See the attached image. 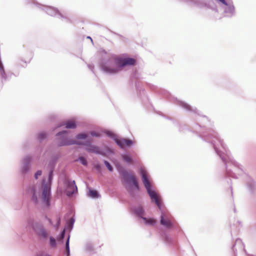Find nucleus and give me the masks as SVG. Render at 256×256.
Instances as JSON below:
<instances>
[{"label": "nucleus", "mask_w": 256, "mask_h": 256, "mask_svg": "<svg viewBox=\"0 0 256 256\" xmlns=\"http://www.w3.org/2000/svg\"><path fill=\"white\" fill-rule=\"evenodd\" d=\"M176 104L186 112L194 114L196 116V122L192 126V131L196 133L204 141L210 144L216 154L220 156L224 164L228 176L237 178L236 174L234 171L241 175L243 172L240 166L235 162L226 146L218 136L217 132L212 128V124L208 118L200 114V112L195 107H192L184 102L176 98Z\"/></svg>", "instance_id": "nucleus-1"}, {"label": "nucleus", "mask_w": 256, "mask_h": 256, "mask_svg": "<svg viewBox=\"0 0 256 256\" xmlns=\"http://www.w3.org/2000/svg\"><path fill=\"white\" fill-rule=\"evenodd\" d=\"M98 54L100 69L103 73L109 76L116 75L124 67L134 66L136 62L133 58L116 56L102 48L100 50Z\"/></svg>", "instance_id": "nucleus-2"}, {"label": "nucleus", "mask_w": 256, "mask_h": 256, "mask_svg": "<svg viewBox=\"0 0 256 256\" xmlns=\"http://www.w3.org/2000/svg\"><path fill=\"white\" fill-rule=\"evenodd\" d=\"M140 174L142 177L144 186L148 194L151 202H154L161 212L160 224L161 225L167 228H176L178 226L173 216L168 211L164 210L162 208L164 206L160 194L153 188L150 183L149 176L146 170L140 168L139 170Z\"/></svg>", "instance_id": "nucleus-3"}, {"label": "nucleus", "mask_w": 256, "mask_h": 256, "mask_svg": "<svg viewBox=\"0 0 256 256\" xmlns=\"http://www.w3.org/2000/svg\"><path fill=\"white\" fill-rule=\"evenodd\" d=\"M188 4L198 8H207L210 10V16L220 20L223 16L232 17L235 14L232 1H187Z\"/></svg>", "instance_id": "nucleus-4"}, {"label": "nucleus", "mask_w": 256, "mask_h": 256, "mask_svg": "<svg viewBox=\"0 0 256 256\" xmlns=\"http://www.w3.org/2000/svg\"><path fill=\"white\" fill-rule=\"evenodd\" d=\"M28 225L32 228L39 240L45 242L49 238V244L50 247L56 248V246L57 242L56 238L52 236H50V232L42 222L30 220L28 222Z\"/></svg>", "instance_id": "nucleus-5"}, {"label": "nucleus", "mask_w": 256, "mask_h": 256, "mask_svg": "<svg viewBox=\"0 0 256 256\" xmlns=\"http://www.w3.org/2000/svg\"><path fill=\"white\" fill-rule=\"evenodd\" d=\"M54 170L49 169L48 181L44 179L42 182L40 189L42 191V203L48 208L50 206V200L52 198V184L54 177Z\"/></svg>", "instance_id": "nucleus-6"}, {"label": "nucleus", "mask_w": 256, "mask_h": 256, "mask_svg": "<svg viewBox=\"0 0 256 256\" xmlns=\"http://www.w3.org/2000/svg\"><path fill=\"white\" fill-rule=\"evenodd\" d=\"M116 168L128 186L132 185L137 191L140 190V188L138 182L135 176H134L125 170L124 168L120 164L116 165Z\"/></svg>", "instance_id": "nucleus-7"}, {"label": "nucleus", "mask_w": 256, "mask_h": 256, "mask_svg": "<svg viewBox=\"0 0 256 256\" xmlns=\"http://www.w3.org/2000/svg\"><path fill=\"white\" fill-rule=\"evenodd\" d=\"M68 134V130H63L56 134V136L57 138V146H58L61 147L75 144L76 143V140L69 138L67 136Z\"/></svg>", "instance_id": "nucleus-8"}, {"label": "nucleus", "mask_w": 256, "mask_h": 256, "mask_svg": "<svg viewBox=\"0 0 256 256\" xmlns=\"http://www.w3.org/2000/svg\"><path fill=\"white\" fill-rule=\"evenodd\" d=\"M64 184L66 186L65 192L68 197H72L78 194V187L75 180H70L68 178H65Z\"/></svg>", "instance_id": "nucleus-9"}, {"label": "nucleus", "mask_w": 256, "mask_h": 256, "mask_svg": "<svg viewBox=\"0 0 256 256\" xmlns=\"http://www.w3.org/2000/svg\"><path fill=\"white\" fill-rule=\"evenodd\" d=\"M32 2H34V4L35 5L37 8L45 10L46 13L50 16H58V13L60 12L58 8L53 6L42 4L38 2L37 1Z\"/></svg>", "instance_id": "nucleus-10"}, {"label": "nucleus", "mask_w": 256, "mask_h": 256, "mask_svg": "<svg viewBox=\"0 0 256 256\" xmlns=\"http://www.w3.org/2000/svg\"><path fill=\"white\" fill-rule=\"evenodd\" d=\"M32 162V157L26 155L22 160L20 173L22 175H26L30 170Z\"/></svg>", "instance_id": "nucleus-11"}, {"label": "nucleus", "mask_w": 256, "mask_h": 256, "mask_svg": "<svg viewBox=\"0 0 256 256\" xmlns=\"http://www.w3.org/2000/svg\"><path fill=\"white\" fill-rule=\"evenodd\" d=\"M62 157L61 152L52 154L48 162V169L54 170L58 160Z\"/></svg>", "instance_id": "nucleus-12"}, {"label": "nucleus", "mask_w": 256, "mask_h": 256, "mask_svg": "<svg viewBox=\"0 0 256 256\" xmlns=\"http://www.w3.org/2000/svg\"><path fill=\"white\" fill-rule=\"evenodd\" d=\"M116 144L123 149L125 147L130 148L134 145V141L126 138H118Z\"/></svg>", "instance_id": "nucleus-13"}, {"label": "nucleus", "mask_w": 256, "mask_h": 256, "mask_svg": "<svg viewBox=\"0 0 256 256\" xmlns=\"http://www.w3.org/2000/svg\"><path fill=\"white\" fill-rule=\"evenodd\" d=\"M161 238L166 244L169 246H176V242L168 234L165 232H163L160 234Z\"/></svg>", "instance_id": "nucleus-14"}, {"label": "nucleus", "mask_w": 256, "mask_h": 256, "mask_svg": "<svg viewBox=\"0 0 256 256\" xmlns=\"http://www.w3.org/2000/svg\"><path fill=\"white\" fill-rule=\"evenodd\" d=\"M132 211L133 214L140 218L142 219L144 217V216L146 213L145 210L142 205L133 206L132 208Z\"/></svg>", "instance_id": "nucleus-15"}, {"label": "nucleus", "mask_w": 256, "mask_h": 256, "mask_svg": "<svg viewBox=\"0 0 256 256\" xmlns=\"http://www.w3.org/2000/svg\"><path fill=\"white\" fill-rule=\"evenodd\" d=\"M86 150L89 152H92L103 156H106V153L104 152L101 150L98 146L94 144L90 148H86Z\"/></svg>", "instance_id": "nucleus-16"}, {"label": "nucleus", "mask_w": 256, "mask_h": 256, "mask_svg": "<svg viewBox=\"0 0 256 256\" xmlns=\"http://www.w3.org/2000/svg\"><path fill=\"white\" fill-rule=\"evenodd\" d=\"M246 188L248 192L252 194L256 189V182L250 176H248L246 180Z\"/></svg>", "instance_id": "nucleus-17"}, {"label": "nucleus", "mask_w": 256, "mask_h": 256, "mask_svg": "<svg viewBox=\"0 0 256 256\" xmlns=\"http://www.w3.org/2000/svg\"><path fill=\"white\" fill-rule=\"evenodd\" d=\"M64 126L68 129H74L76 128V124L74 121L68 120L56 126V128H59Z\"/></svg>", "instance_id": "nucleus-18"}, {"label": "nucleus", "mask_w": 256, "mask_h": 256, "mask_svg": "<svg viewBox=\"0 0 256 256\" xmlns=\"http://www.w3.org/2000/svg\"><path fill=\"white\" fill-rule=\"evenodd\" d=\"M28 192L31 194V200L35 204H37L38 202L37 188L35 186H32L29 188Z\"/></svg>", "instance_id": "nucleus-19"}, {"label": "nucleus", "mask_w": 256, "mask_h": 256, "mask_svg": "<svg viewBox=\"0 0 256 256\" xmlns=\"http://www.w3.org/2000/svg\"><path fill=\"white\" fill-rule=\"evenodd\" d=\"M236 246H237L239 249H243L244 250L246 251L244 244L241 239L237 238L234 244L232 245V248L234 253H235V252L237 250L236 248H235Z\"/></svg>", "instance_id": "nucleus-20"}, {"label": "nucleus", "mask_w": 256, "mask_h": 256, "mask_svg": "<svg viewBox=\"0 0 256 256\" xmlns=\"http://www.w3.org/2000/svg\"><path fill=\"white\" fill-rule=\"evenodd\" d=\"M88 196L92 198H98L100 197V195L96 190L88 188Z\"/></svg>", "instance_id": "nucleus-21"}, {"label": "nucleus", "mask_w": 256, "mask_h": 256, "mask_svg": "<svg viewBox=\"0 0 256 256\" xmlns=\"http://www.w3.org/2000/svg\"><path fill=\"white\" fill-rule=\"evenodd\" d=\"M75 222L74 217H72L68 219L66 222V224L64 228H66V230L71 231L74 227V224Z\"/></svg>", "instance_id": "nucleus-22"}, {"label": "nucleus", "mask_w": 256, "mask_h": 256, "mask_svg": "<svg viewBox=\"0 0 256 256\" xmlns=\"http://www.w3.org/2000/svg\"><path fill=\"white\" fill-rule=\"evenodd\" d=\"M140 83L138 80L135 82V86L139 96L142 98V95L145 96V91L141 88Z\"/></svg>", "instance_id": "nucleus-23"}, {"label": "nucleus", "mask_w": 256, "mask_h": 256, "mask_svg": "<svg viewBox=\"0 0 256 256\" xmlns=\"http://www.w3.org/2000/svg\"><path fill=\"white\" fill-rule=\"evenodd\" d=\"M70 234H68L65 243L64 250V254L65 256H70Z\"/></svg>", "instance_id": "nucleus-24"}, {"label": "nucleus", "mask_w": 256, "mask_h": 256, "mask_svg": "<svg viewBox=\"0 0 256 256\" xmlns=\"http://www.w3.org/2000/svg\"><path fill=\"white\" fill-rule=\"evenodd\" d=\"M48 136V134L45 132H40L36 134V138L40 142H42Z\"/></svg>", "instance_id": "nucleus-25"}, {"label": "nucleus", "mask_w": 256, "mask_h": 256, "mask_svg": "<svg viewBox=\"0 0 256 256\" xmlns=\"http://www.w3.org/2000/svg\"><path fill=\"white\" fill-rule=\"evenodd\" d=\"M103 132L106 134L108 136L112 138L116 143V142L118 141V138L116 135L113 132L110 130H104Z\"/></svg>", "instance_id": "nucleus-26"}, {"label": "nucleus", "mask_w": 256, "mask_h": 256, "mask_svg": "<svg viewBox=\"0 0 256 256\" xmlns=\"http://www.w3.org/2000/svg\"><path fill=\"white\" fill-rule=\"evenodd\" d=\"M142 220H144V224L147 226H154L156 223V220L154 218L144 217Z\"/></svg>", "instance_id": "nucleus-27"}, {"label": "nucleus", "mask_w": 256, "mask_h": 256, "mask_svg": "<svg viewBox=\"0 0 256 256\" xmlns=\"http://www.w3.org/2000/svg\"><path fill=\"white\" fill-rule=\"evenodd\" d=\"M58 17L62 18V20H64V21L66 22L72 23V21L71 18L68 16L66 13L64 12H60L58 13Z\"/></svg>", "instance_id": "nucleus-28"}, {"label": "nucleus", "mask_w": 256, "mask_h": 256, "mask_svg": "<svg viewBox=\"0 0 256 256\" xmlns=\"http://www.w3.org/2000/svg\"><path fill=\"white\" fill-rule=\"evenodd\" d=\"M58 17L62 18V20H64V21L66 22L72 23V21L71 18L68 16L66 13L64 12H60L58 13Z\"/></svg>", "instance_id": "nucleus-29"}, {"label": "nucleus", "mask_w": 256, "mask_h": 256, "mask_svg": "<svg viewBox=\"0 0 256 256\" xmlns=\"http://www.w3.org/2000/svg\"><path fill=\"white\" fill-rule=\"evenodd\" d=\"M76 143L75 144L78 145V146H87V148H90L92 146V144L91 143V141L90 140H86L84 142H82L76 140Z\"/></svg>", "instance_id": "nucleus-30"}, {"label": "nucleus", "mask_w": 256, "mask_h": 256, "mask_svg": "<svg viewBox=\"0 0 256 256\" xmlns=\"http://www.w3.org/2000/svg\"><path fill=\"white\" fill-rule=\"evenodd\" d=\"M85 250L88 252L94 253V250L93 244L90 242H86L85 246Z\"/></svg>", "instance_id": "nucleus-31"}, {"label": "nucleus", "mask_w": 256, "mask_h": 256, "mask_svg": "<svg viewBox=\"0 0 256 256\" xmlns=\"http://www.w3.org/2000/svg\"><path fill=\"white\" fill-rule=\"evenodd\" d=\"M122 158L123 160L128 162V163H132V158L131 156L128 153L124 154L122 156Z\"/></svg>", "instance_id": "nucleus-32"}, {"label": "nucleus", "mask_w": 256, "mask_h": 256, "mask_svg": "<svg viewBox=\"0 0 256 256\" xmlns=\"http://www.w3.org/2000/svg\"><path fill=\"white\" fill-rule=\"evenodd\" d=\"M134 189L136 190L132 185L128 186V188H127V190L129 192L130 196L133 198H135L136 197V194L134 192Z\"/></svg>", "instance_id": "nucleus-33"}, {"label": "nucleus", "mask_w": 256, "mask_h": 256, "mask_svg": "<svg viewBox=\"0 0 256 256\" xmlns=\"http://www.w3.org/2000/svg\"><path fill=\"white\" fill-rule=\"evenodd\" d=\"M88 137V134L86 132H81L76 134V138L78 140H86Z\"/></svg>", "instance_id": "nucleus-34"}, {"label": "nucleus", "mask_w": 256, "mask_h": 256, "mask_svg": "<svg viewBox=\"0 0 256 256\" xmlns=\"http://www.w3.org/2000/svg\"><path fill=\"white\" fill-rule=\"evenodd\" d=\"M160 94L168 99H170L172 96L168 92L164 89L160 90Z\"/></svg>", "instance_id": "nucleus-35"}, {"label": "nucleus", "mask_w": 256, "mask_h": 256, "mask_svg": "<svg viewBox=\"0 0 256 256\" xmlns=\"http://www.w3.org/2000/svg\"><path fill=\"white\" fill-rule=\"evenodd\" d=\"M77 160L79 161L81 164H82V165H84V166H87L88 164V161H87L86 159L84 156H80L78 158V160Z\"/></svg>", "instance_id": "nucleus-36"}, {"label": "nucleus", "mask_w": 256, "mask_h": 256, "mask_svg": "<svg viewBox=\"0 0 256 256\" xmlns=\"http://www.w3.org/2000/svg\"><path fill=\"white\" fill-rule=\"evenodd\" d=\"M104 164L110 172H112L114 170L113 166L110 164L106 160H104Z\"/></svg>", "instance_id": "nucleus-37"}, {"label": "nucleus", "mask_w": 256, "mask_h": 256, "mask_svg": "<svg viewBox=\"0 0 256 256\" xmlns=\"http://www.w3.org/2000/svg\"><path fill=\"white\" fill-rule=\"evenodd\" d=\"M90 134L92 136H94V137H96V138H100L101 136V134L98 132H96V131L90 132Z\"/></svg>", "instance_id": "nucleus-38"}, {"label": "nucleus", "mask_w": 256, "mask_h": 256, "mask_svg": "<svg viewBox=\"0 0 256 256\" xmlns=\"http://www.w3.org/2000/svg\"><path fill=\"white\" fill-rule=\"evenodd\" d=\"M61 224V218L60 216H58L56 218V223L55 226V228L56 229L58 228Z\"/></svg>", "instance_id": "nucleus-39"}, {"label": "nucleus", "mask_w": 256, "mask_h": 256, "mask_svg": "<svg viewBox=\"0 0 256 256\" xmlns=\"http://www.w3.org/2000/svg\"><path fill=\"white\" fill-rule=\"evenodd\" d=\"M66 231V228L63 229V230L60 232V233L59 235L60 238L63 240L64 238Z\"/></svg>", "instance_id": "nucleus-40"}, {"label": "nucleus", "mask_w": 256, "mask_h": 256, "mask_svg": "<svg viewBox=\"0 0 256 256\" xmlns=\"http://www.w3.org/2000/svg\"><path fill=\"white\" fill-rule=\"evenodd\" d=\"M42 174V171L41 170H38L34 174V177L35 179L38 180L39 176Z\"/></svg>", "instance_id": "nucleus-41"}, {"label": "nucleus", "mask_w": 256, "mask_h": 256, "mask_svg": "<svg viewBox=\"0 0 256 256\" xmlns=\"http://www.w3.org/2000/svg\"><path fill=\"white\" fill-rule=\"evenodd\" d=\"M35 256H50L48 253L46 252H40L37 254Z\"/></svg>", "instance_id": "nucleus-42"}, {"label": "nucleus", "mask_w": 256, "mask_h": 256, "mask_svg": "<svg viewBox=\"0 0 256 256\" xmlns=\"http://www.w3.org/2000/svg\"><path fill=\"white\" fill-rule=\"evenodd\" d=\"M88 68L93 72L94 73V65L93 64H88Z\"/></svg>", "instance_id": "nucleus-43"}, {"label": "nucleus", "mask_w": 256, "mask_h": 256, "mask_svg": "<svg viewBox=\"0 0 256 256\" xmlns=\"http://www.w3.org/2000/svg\"><path fill=\"white\" fill-rule=\"evenodd\" d=\"M95 168H96V170L98 171H100L101 170V166L99 164H96L95 166Z\"/></svg>", "instance_id": "nucleus-44"}, {"label": "nucleus", "mask_w": 256, "mask_h": 256, "mask_svg": "<svg viewBox=\"0 0 256 256\" xmlns=\"http://www.w3.org/2000/svg\"><path fill=\"white\" fill-rule=\"evenodd\" d=\"M106 150L108 152H110V153H112V150L109 148L108 147L106 146Z\"/></svg>", "instance_id": "nucleus-45"}, {"label": "nucleus", "mask_w": 256, "mask_h": 256, "mask_svg": "<svg viewBox=\"0 0 256 256\" xmlns=\"http://www.w3.org/2000/svg\"><path fill=\"white\" fill-rule=\"evenodd\" d=\"M236 223L238 224V226H240V227H242V223L241 222L239 221V220H238L236 222Z\"/></svg>", "instance_id": "nucleus-46"}, {"label": "nucleus", "mask_w": 256, "mask_h": 256, "mask_svg": "<svg viewBox=\"0 0 256 256\" xmlns=\"http://www.w3.org/2000/svg\"><path fill=\"white\" fill-rule=\"evenodd\" d=\"M48 221L49 222L50 224H52V222L50 218H48Z\"/></svg>", "instance_id": "nucleus-47"}, {"label": "nucleus", "mask_w": 256, "mask_h": 256, "mask_svg": "<svg viewBox=\"0 0 256 256\" xmlns=\"http://www.w3.org/2000/svg\"><path fill=\"white\" fill-rule=\"evenodd\" d=\"M174 123L176 124V125L178 126H180V124L178 122H174Z\"/></svg>", "instance_id": "nucleus-48"}, {"label": "nucleus", "mask_w": 256, "mask_h": 256, "mask_svg": "<svg viewBox=\"0 0 256 256\" xmlns=\"http://www.w3.org/2000/svg\"><path fill=\"white\" fill-rule=\"evenodd\" d=\"M86 38H88V39H90L91 41L92 42V38H91L90 36H88Z\"/></svg>", "instance_id": "nucleus-49"}, {"label": "nucleus", "mask_w": 256, "mask_h": 256, "mask_svg": "<svg viewBox=\"0 0 256 256\" xmlns=\"http://www.w3.org/2000/svg\"><path fill=\"white\" fill-rule=\"evenodd\" d=\"M230 190H231L232 194V186H230Z\"/></svg>", "instance_id": "nucleus-50"}, {"label": "nucleus", "mask_w": 256, "mask_h": 256, "mask_svg": "<svg viewBox=\"0 0 256 256\" xmlns=\"http://www.w3.org/2000/svg\"><path fill=\"white\" fill-rule=\"evenodd\" d=\"M48 216H45V218H46L47 220H48Z\"/></svg>", "instance_id": "nucleus-51"}]
</instances>
